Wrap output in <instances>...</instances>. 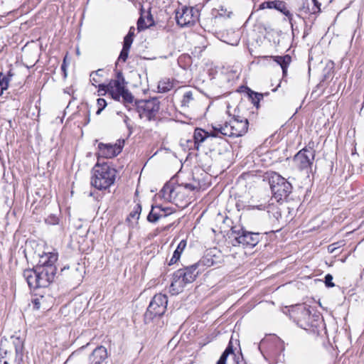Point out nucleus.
I'll return each mask as SVG.
<instances>
[{"instance_id": "obj_5", "label": "nucleus", "mask_w": 364, "mask_h": 364, "mask_svg": "<svg viewBox=\"0 0 364 364\" xmlns=\"http://www.w3.org/2000/svg\"><path fill=\"white\" fill-rule=\"evenodd\" d=\"M291 316L299 326L306 331H314L317 326L318 315H311L310 310L305 306H297L291 311Z\"/></svg>"}, {"instance_id": "obj_52", "label": "nucleus", "mask_w": 364, "mask_h": 364, "mask_svg": "<svg viewBox=\"0 0 364 364\" xmlns=\"http://www.w3.org/2000/svg\"><path fill=\"white\" fill-rule=\"evenodd\" d=\"M66 65H65V60H64L63 63L61 65V69L64 72H65Z\"/></svg>"}, {"instance_id": "obj_39", "label": "nucleus", "mask_w": 364, "mask_h": 364, "mask_svg": "<svg viewBox=\"0 0 364 364\" xmlns=\"http://www.w3.org/2000/svg\"><path fill=\"white\" fill-rule=\"evenodd\" d=\"M133 42V38L131 35H127L124 38L123 48L130 49Z\"/></svg>"}, {"instance_id": "obj_17", "label": "nucleus", "mask_w": 364, "mask_h": 364, "mask_svg": "<svg viewBox=\"0 0 364 364\" xmlns=\"http://www.w3.org/2000/svg\"><path fill=\"white\" fill-rule=\"evenodd\" d=\"M165 306H159V304L150 302L147 310L145 313L146 320H152L156 316H162L166 311Z\"/></svg>"}, {"instance_id": "obj_28", "label": "nucleus", "mask_w": 364, "mask_h": 364, "mask_svg": "<svg viewBox=\"0 0 364 364\" xmlns=\"http://www.w3.org/2000/svg\"><path fill=\"white\" fill-rule=\"evenodd\" d=\"M151 302L159 304V306H165V307H166L168 304V299L165 294H156L153 297Z\"/></svg>"}, {"instance_id": "obj_19", "label": "nucleus", "mask_w": 364, "mask_h": 364, "mask_svg": "<svg viewBox=\"0 0 364 364\" xmlns=\"http://www.w3.org/2000/svg\"><path fill=\"white\" fill-rule=\"evenodd\" d=\"M178 188L174 187L171 183L164 185L161 191V196L168 201H173L177 196Z\"/></svg>"}, {"instance_id": "obj_7", "label": "nucleus", "mask_w": 364, "mask_h": 364, "mask_svg": "<svg viewBox=\"0 0 364 364\" xmlns=\"http://www.w3.org/2000/svg\"><path fill=\"white\" fill-rule=\"evenodd\" d=\"M125 79L121 70L116 73L115 79L111 80L108 84H98L100 90H104V93L108 92L114 100H119L118 94L123 91L125 87Z\"/></svg>"}, {"instance_id": "obj_18", "label": "nucleus", "mask_w": 364, "mask_h": 364, "mask_svg": "<svg viewBox=\"0 0 364 364\" xmlns=\"http://www.w3.org/2000/svg\"><path fill=\"white\" fill-rule=\"evenodd\" d=\"M107 357L106 348L102 346H97L90 357V364H101Z\"/></svg>"}, {"instance_id": "obj_6", "label": "nucleus", "mask_w": 364, "mask_h": 364, "mask_svg": "<svg viewBox=\"0 0 364 364\" xmlns=\"http://www.w3.org/2000/svg\"><path fill=\"white\" fill-rule=\"evenodd\" d=\"M136 109L141 119L145 118L148 121L155 120L160 109V102L156 97L139 100L136 102Z\"/></svg>"}, {"instance_id": "obj_33", "label": "nucleus", "mask_w": 364, "mask_h": 364, "mask_svg": "<svg viewBox=\"0 0 364 364\" xmlns=\"http://www.w3.org/2000/svg\"><path fill=\"white\" fill-rule=\"evenodd\" d=\"M193 100V92L191 91H188L184 93L183 96V100L181 101L183 107H188L189 104L191 101Z\"/></svg>"}, {"instance_id": "obj_3", "label": "nucleus", "mask_w": 364, "mask_h": 364, "mask_svg": "<svg viewBox=\"0 0 364 364\" xmlns=\"http://www.w3.org/2000/svg\"><path fill=\"white\" fill-rule=\"evenodd\" d=\"M201 271L202 269H198L195 264L176 271L173 274L170 292L173 295L181 293L185 286L193 282Z\"/></svg>"}, {"instance_id": "obj_25", "label": "nucleus", "mask_w": 364, "mask_h": 364, "mask_svg": "<svg viewBox=\"0 0 364 364\" xmlns=\"http://www.w3.org/2000/svg\"><path fill=\"white\" fill-rule=\"evenodd\" d=\"M247 95L250 99L251 100L252 104L258 108L259 101L263 98V95L259 92H254L251 90L250 88H247Z\"/></svg>"}, {"instance_id": "obj_54", "label": "nucleus", "mask_w": 364, "mask_h": 364, "mask_svg": "<svg viewBox=\"0 0 364 364\" xmlns=\"http://www.w3.org/2000/svg\"><path fill=\"white\" fill-rule=\"evenodd\" d=\"M34 304L36 306V308L38 309L39 308V306H38L39 302L38 301V299H36L34 301Z\"/></svg>"}, {"instance_id": "obj_22", "label": "nucleus", "mask_w": 364, "mask_h": 364, "mask_svg": "<svg viewBox=\"0 0 364 364\" xmlns=\"http://www.w3.org/2000/svg\"><path fill=\"white\" fill-rule=\"evenodd\" d=\"M84 272L85 267L82 265L77 264L71 272V279L77 283H79L83 278Z\"/></svg>"}, {"instance_id": "obj_50", "label": "nucleus", "mask_w": 364, "mask_h": 364, "mask_svg": "<svg viewBox=\"0 0 364 364\" xmlns=\"http://www.w3.org/2000/svg\"><path fill=\"white\" fill-rule=\"evenodd\" d=\"M312 1L314 2L316 8L318 9V11H320L321 4L317 0H312Z\"/></svg>"}, {"instance_id": "obj_55", "label": "nucleus", "mask_w": 364, "mask_h": 364, "mask_svg": "<svg viewBox=\"0 0 364 364\" xmlns=\"http://www.w3.org/2000/svg\"><path fill=\"white\" fill-rule=\"evenodd\" d=\"M30 244H31V242L28 243V241L26 240V247H25V249L28 248V245H30Z\"/></svg>"}, {"instance_id": "obj_53", "label": "nucleus", "mask_w": 364, "mask_h": 364, "mask_svg": "<svg viewBox=\"0 0 364 364\" xmlns=\"http://www.w3.org/2000/svg\"><path fill=\"white\" fill-rule=\"evenodd\" d=\"M132 28H130V30H129V33H128V34H127V35H131V36H132V37L133 38L134 33H133V32H132Z\"/></svg>"}, {"instance_id": "obj_57", "label": "nucleus", "mask_w": 364, "mask_h": 364, "mask_svg": "<svg viewBox=\"0 0 364 364\" xmlns=\"http://www.w3.org/2000/svg\"><path fill=\"white\" fill-rule=\"evenodd\" d=\"M4 364H8L7 361H5V362H4Z\"/></svg>"}, {"instance_id": "obj_43", "label": "nucleus", "mask_w": 364, "mask_h": 364, "mask_svg": "<svg viewBox=\"0 0 364 364\" xmlns=\"http://www.w3.org/2000/svg\"><path fill=\"white\" fill-rule=\"evenodd\" d=\"M333 277L330 274H328L325 277V284L328 287H333L335 286L334 283L332 282Z\"/></svg>"}, {"instance_id": "obj_36", "label": "nucleus", "mask_w": 364, "mask_h": 364, "mask_svg": "<svg viewBox=\"0 0 364 364\" xmlns=\"http://www.w3.org/2000/svg\"><path fill=\"white\" fill-rule=\"evenodd\" d=\"M308 0H301V5L299 6V8L297 9V11L299 13H305V14H308L310 12L309 11V4H308Z\"/></svg>"}, {"instance_id": "obj_56", "label": "nucleus", "mask_w": 364, "mask_h": 364, "mask_svg": "<svg viewBox=\"0 0 364 364\" xmlns=\"http://www.w3.org/2000/svg\"><path fill=\"white\" fill-rule=\"evenodd\" d=\"M23 254H24L25 257H27L26 252H23Z\"/></svg>"}, {"instance_id": "obj_35", "label": "nucleus", "mask_w": 364, "mask_h": 364, "mask_svg": "<svg viewBox=\"0 0 364 364\" xmlns=\"http://www.w3.org/2000/svg\"><path fill=\"white\" fill-rule=\"evenodd\" d=\"M59 218L54 214L49 215L46 219L45 222L48 225H58L59 223Z\"/></svg>"}, {"instance_id": "obj_15", "label": "nucleus", "mask_w": 364, "mask_h": 364, "mask_svg": "<svg viewBox=\"0 0 364 364\" xmlns=\"http://www.w3.org/2000/svg\"><path fill=\"white\" fill-rule=\"evenodd\" d=\"M23 276L26 280L30 289H36L41 288L36 267L34 269L24 270Z\"/></svg>"}, {"instance_id": "obj_46", "label": "nucleus", "mask_w": 364, "mask_h": 364, "mask_svg": "<svg viewBox=\"0 0 364 364\" xmlns=\"http://www.w3.org/2000/svg\"><path fill=\"white\" fill-rule=\"evenodd\" d=\"M186 247V240H182L177 245L175 250H184Z\"/></svg>"}, {"instance_id": "obj_26", "label": "nucleus", "mask_w": 364, "mask_h": 364, "mask_svg": "<svg viewBox=\"0 0 364 364\" xmlns=\"http://www.w3.org/2000/svg\"><path fill=\"white\" fill-rule=\"evenodd\" d=\"M230 354L233 355H235L231 341H230L228 347L226 348V349L225 350V351L223 353L222 355L220 356V359L217 362V364H227L226 363L227 358Z\"/></svg>"}, {"instance_id": "obj_24", "label": "nucleus", "mask_w": 364, "mask_h": 364, "mask_svg": "<svg viewBox=\"0 0 364 364\" xmlns=\"http://www.w3.org/2000/svg\"><path fill=\"white\" fill-rule=\"evenodd\" d=\"M173 82L169 79L162 80L158 85L159 92L161 93L168 92L173 88Z\"/></svg>"}, {"instance_id": "obj_4", "label": "nucleus", "mask_w": 364, "mask_h": 364, "mask_svg": "<svg viewBox=\"0 0 364 364\" xmlns=\"http://www.w3.org/2000/svg\"><path fill=\"white\" fill-rule=\"evenodd\" d=\"M267 178L272 196L277 202L285 200L291 193V184L277 173L272 172Z\"/></svg>"}, {"instance_id": "obj_45", "label": "nucleus", "mask_w": 364, "mask_h": 364, "mask_svg": "<svg viewBox=\"0 0 364 364\" xmlns=\"http://www.w3.org/2000/svg\"><path fill=\"white\" fill-rule=\"evenodd\" d=\"M182 187H184L185 189L189 190L191 191H194L196 189V186L191 183H185V184H181V185H179L177 186L178 189L181 188Z\"/></svg>"}, {"instance_id": "obj_2", "label": "nucleus", "mask_w": 364, "mask_h": 364, "mask_svg": "<svg viewBox=\"0 0 364 364\" xmlns=\"http://www.w3.org/2000/svg\"><path fill=\"white\" fill-rule=\"evenodd\" d=\"M223 222L227 227L230 228V236L235 237V242L242 245L243 248H253L259 243V233L246 231L239 225H232V220L228 216L223 218Z\"/></svg>"}, {"instance_id": "obj_34", "label": "nucleus", "mask_w": 364, "mask_h": 364, "mask_svg": "<svg viewBox=\"0 0 364 364\" xmlns=\"http://www.w3.org/2000/svg\"><path fill=\"white\" fill-rule=\"evenodd\" d=\"M223 129L222 131L223 136H234L233 131H232V125L230 124L229 122H225L224 124H222Z\"/></svg>"}, {"instance_id": "obj_1", "label": "nucleus", "mask_w": 364, "mask_h": 364, "mask_svg": "<svg viewBox=\"0 0 364 364\" xmlns=\"http://www.w3.org/2000/svg\"><path fill=\"white\" fill-rule=\"evenodd\" d=\"M92 173L91 185L100 191L107 190L114 184L117 176V170L105 163L101 165L97 163Z\"/></svg>"}, {"instance_id": "obj_20", "label": "nucleus", "mask_w": 364, "mask_h": 364, "mask_svg": "<svg viewBox=\"0 0 364 364\" xmlns=\"http://www.w3.org/2000/svg\"><path fill=\"white\" fill-rule=\"evenodd\" d=\"M274 9L280 11L285 15L289 21L291 28L294 27L293 16L287 7V4L284 1L280 0H275Z\"/></svg>"}, {"instance_id": "obj_21", "label": "nucleus", "mask_w": 364, "mask_h": 364, "mask_svg": "<svg viewBox=\"0 0 364 364\" xmlns=\"http://www.w3.org/2000/svg\"><path fill=\"white\" fill-rule=\"evenodd\" d=\"M163 211L164 210L159 206H152L151 211L147 215V220L150 223H156L160 218L166 217V214H161Z\"/></svg>"}, {"instance_id": "obj_27", "label": "nucleus", "mask_w": 364, "mask_h": 364, "mask_svg": "<svg viewBox=\"0 0 364 364\" xmlns=\"http://www.w3.org/2000/svg\"><path fill=\"white\" fill-rule=\"evenodd\" d=\"M118 95H119L118 101H120V99L122 98V101L124 103H132L134 100V96L126 87L124 89L123 91H121L118 94Z\"/></svg>"}, {"instance_id": "obj_10", "label": "nucleus", "mask_w": 364, "mask_h": 364, "mask_svg": "<svg viewBox=\"0 0 364 364\" xmlns=\"http://www.w3.org/2000/svg\"><path fill=\"white\" fill-rule=\"evenodd\" d=\"M32 258L36 262V267H55V264L58 260L57 252H32Z\"/></svg>"}, {"instance_id": "obj_29", "label": "nucleus", "mask_w": 364, "mask_h": 364, "mask_svg": "<svg viewBox=\"0 0 364 364\" xmlns=\"http://www.w3.org/2000/svg\"><path fill=\"white\" fill-rule=\"evenodd\" d=\"M103 70L99 69L96 71L92 72L90 74V82L91 83L97 87V84L99 83L101 80L100 77L102 76Z\"/></svg>"}, {"instance_id": "obj_11", "label": "nucleus", "mask_w": 364, "mask_h": 364, "mask_svg": "<svg viewBox=\"0 0 364 364\" xmlns=\"http://www.w3.org/2000/svg\"><path fill=\"white\" fill-rule=\"evenodd\" d=\"M124 141L119 140V143L114 144L100 143L98 144V155L100 157L112 159L121 153Z\"/></svg>"}, {"instance_id": "obj_38", "label": "nucleus", "mask_w": 364, "mask_h": 364, "mask_svg": "<svg viewBox=\"0 0 364 364\" xmlns=\"http://www.w3.org/2000/svg\"><path fill=\"white\" fill-rule=\"evenodd\" d=\"M129 52V49L122 48L119 56L118 58V61L122 60L123 62H125L128 58Z\"/></svg>"}, {"instance_id": "obj_44", "label": "nucleus", "mask_w": 364, "mask_h": 364, "mask_svg": "<svg viewBox=\"0 0 364 364\" xmlns=\"http://www.w3.org/2000/svg\"><path fill=\"white\" fill-rule=\"evenodd\" d=\"M267 205L266 204H259V205H250L247 206V209L248 210H264L266 208H267Z\"/></svg>"}, {"instance_id": "obj_16", "label": "nucleus", "mask_w": 364, "mask_h": 364, "mask_svg": "<svg viewBox=\"0 0 364 364\" xmlns=\"http://www.w3.org/2000/svg\"><path fill=\"white\" fill-rule=\"evenodd\" d=\"M215 137H217V134H211L199 128L196 129L193 134L196 149L198 150L199 144L205 140H213Z\"/></svg>"}, {"instance_id": "obj_23", "label": "nucleus", "mask_w": 364, "mask_h": 364, "mask_svg": "<svg viewBox=\"0 0 364 364\" xmlns=\"http://www.w3.org/2000/svg\"><path fill=\"white\" fill-rule=\"evenodd\" d=\"M15 75V73L12 68H9L6 73L1 78V95L4 91L7 90L9 86L12 77Z\"/></svg>"}, {"instance_id": "obj_37", "label": "nucleus", "mask_w": 364, "mask_h": 364, "mask_svg": "<svg viewBox=\"0 0 364 364\" xmlns=\"http://www.w3.org/2000/svg\"><path fill=\"white\" fill-rule=\"evenodd\" d=\"M97 106H98V109L97 111L96 112V114L98 115L100 114L102 111L107 106V102L105 99L103 98H99L97 99Z\"/></svg>"}, {"instance_id": "obj_31", "label": "nucleus", "mask_w": 364, "mask_h": 364, "mask_svg": "<svg viewBox=\"0 0 364 364\" xmlns=\"http://www.w3.org/2000/svg\"><path fill=\"white\" fill-rule=\"evenodd\" d=\"M273 58L274 60L281 67L282 65H289L291 61V58L289 55H285L284 56H274Z\"/></svg>"}, {"instance_id": "obj_14", "label": "nucleus", "mask_w": 364, "mask_h": 364, "mask_svg": "<svg viewBox=\"0 0 364 364\" xmlns=\"http://www.w3.org/2000/svg\"><path fill=\"white\" fill-rule=\"evenodd\" d=\"M230 124L232 125L235 137H238L247 132L249 122L247 119L237 116L230 121Z\"/></svg>"}, {"instance_id": "obj_40", "label": "nucleus", "mask_w": 364, "mask_h": 364, "mask_svg": "<svg viewBox=\"0 0 364 364\" xmlns=\"http://www.w3.org/2000/svg\"><path fill=\"white\" fill-rule=\"evenodd\" d=\"M275 6V1H264L259 5V9H274Z\"/></svg>"}, {"instance_id": "obj_32", "label": "nucleus", "mask_w": 364, "mask_h": 364, "mask_svg": "<svg viewBox=\"0 0 364 364\" xmlns=\"http://www.w3.org/2000/svg\"><path fill=\"white\" fill-rule=\"evenodd\" d=\"M143 9H141V16L137 21V29L141 31L145 30L149 27V25L145 21V19L142 14Z\"/></svg>"}, {"instance_id": "obj_12", "label": "nucleus", "mask_w": 364, "mask_h": 364, "mask_svg": "<svg viewBox=\"0 0 364 364\" xmlns=\"http://www.w3.org/2000/svg\"><path fill=\"white\" fill-rule=\"evenodd\" d=\"M36 269L41 288L48 287L54 281L57 271L56 267H36Z\"/></svg>"}, {"instance_id": "obj_13", "label": "nucleus", "mask_w": 364, "mask_h": 364, "mask_svg": "<svg viewBox=\"0 0 364 364\" xmlns=\"http://www.w3.org/2000/svg\"><path fill=\"white\" fill-rule=\"evenodd\" d=\"M223 260V255H222V252H217L216 253H214V252H210L204 257H203L199 262L195 263L194 264L197 269H199L201 267H211L215 264H220ZM201 269L202 271L203 270L202 268Z\"/></svg>"}, {"instance_id": "obj_48", "label": "nucleus", "mask_w": 364, "mask_h": 364, "mask_svg": "<svg viewBox=\"0 0 364 364\" xmlns=\"http://www.w3.org/2000/svg\"><path fill=\"white\" fill-rule=\"evenodd\" d=\"M341 246V245H337L336 243H333V244H331L328 247V250H332V251H334L338 248H340Z\"/></svg>"}, {"instance_id": "obj_47", "label": "nucleus", "mask_w": 364, "mask_h": 364, "mask_svg": "<svg viewBox=\"0 0 364 364\" xmlns=\"http://www.w3.org/2000/svg\"><path fill=\"white\" fill-rule=\"evenodd\" d=\"M146 23L149 26H152L154 23L152 15L151 14L150 11L148 13L146 16Z\"/></svg>"}, {"instance_id": "obj_42", "label": "nucleus", "mask_w": 364, "mask_h": 364, "mask_svg": "<svg viewBox=\"0 0 364 364\" xmlns=\"http://www.w3.org/2000/svg\"><path fill=\"white\" fill-rule=\"evenodd\" d=\"M181 252H173V255L170 259L168 264L171 265L175 264L179 259Z\"/></svg>"}, {"instance_id": "obj_49", "label": "nucleus", "mask_w": 364, "mask_h": 364, "mask_svg": "<svg viewBox=\"0 0 364 364\" xmlns=\"http://www.w3.org/2000/svg\"><path fill=\"white\" fill-rule=\"evenodd\" d=\"M289 65H282V73H283V76L284 77L287 73V68L289 67Z\"/></svg>"}, {"instance_id": "obj_8", "label": "nucleus", "mask_w": 364, "mask_h": 364, "mask_svg": "<svg viewBox=\"0 0 364 364\" xmlns=\"http://www.w3.org/2000/svg\"><path fill=\"white\" fill-rule=\"evenodd\" d=\"M315 157V151L311 147L300 150L294 157L295 166L301 171L311 169Z\"/></svg>"}, {"instance_id": "obj_30", "label": "nucleus", "mask_w": 364, "mask_h": 364, "mask_svg": "<svg viewBox=\"0 0 364 364\" xmlns=\"http://www.w3.org/2000/svg\"><path fill=\"white\" fill-rule=\"evenodd\" d=\"M141 210L142 208L141 204L137 203L127 217V220L129 221L131 219H136V220H139Z\"/></svg>"}, {"instance_id": "obj_9", "label": "nucleus", "mask_w": 364, "mask_h": 364, "mask_svg": "<svg viewBox=\"0 0 364 364\" xmlns=\"http://www.w3.org/2000/svg\"><path fill=\"white\" fill-rule=\"evenodd\" d=\"M198 18V11L193 7L184 6L176 13L178 25L181 27L193 25Z\"/></svg>"}, {"instance_id": "obj_51", "label": "nucleus", "mask_w": 364, "mask_h": 364, "mask_svg": "<svg viewBox=\"0 0 364 364\" xmlns=\"http://www.w3.org/2000/svg\"><path fill=\"white\" fill-rule=\"evenodd\" d=\"M98 90H97V92H98V95H105L106 93H104V90H100V87H98Z\"/></svg>"}, {"instance_id": "obj_41", "label": "nucleus", "mask_w": 364, "mask_h": 364, "mask_svg": "<svg viewBox=\"0 0 364 364\" xmlns=\"http://www.w3.org/2000/svg\"><path fill=\"white\" fill-rule=\"evenodd\" d=\"M212 128H213V131L210 132V133L217 134V136H218L219 134L223 135V132L222 131V129H223L222 124H218L212 125Z\"/></svg>"}]
</instances>
